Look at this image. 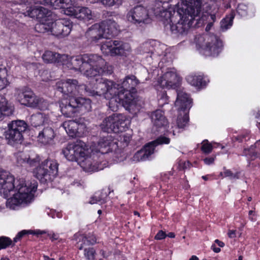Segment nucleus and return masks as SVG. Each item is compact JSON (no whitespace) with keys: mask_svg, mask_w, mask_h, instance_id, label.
Wrapping results in <instances>:
<instances>
[{"mask_svg":"<svg viewBox=\"0 0 260 260\" xmlns=\"http://www.w3.org/2000/svg\"><path fill=\"white\" fill-rule=\"evenodd\" d=\"M106 61L103 67V72L94 77L96 86L91 84L86 89L90 95H103L109 100V107L111 110L116 111L121 105L131 113H136L140 109L135 94L136 87L140 84L139 80L133 75L125 76L117 83L101 77L105 72Z\"/></svg>","mask_w":260,"mask_h":260,"instance_id":"1","label":"nucleus"},{"mask_svg":"<svg viewBox=\"0 0 260 260\" xmlns=\"http://www.w3.org/2000/svg\"><path fill=\"white\" fill-rule=\"evenodd\" d=\"M38 183L34 180L26 182L23 178L15 179L13 175L6 172H0V193L7 198L12 191L13 196L7 200V208L16 210L19 207H26L34 200Z\"/></svg>","mask_w":260,"mask_h":260,"instance_id":"2","label":"nucleus"},{"mask_svg":"<svg viewBox=\"0 0 260 260\" xmlns=\"http://www.w3.org/2000/svg\"><path fill=\"white\" fill-rule=\"evenodd\" d=\"M42 58L46 63H60L70 70L79 71L86 77H93L103 72L105 60L98 54H85L70 56L51 51H46Z\"/></svg>","mask_w":260,"mask_h":260,"instance_id":"3","label":"nucleus"},{"mask_svg":"<svg viewBox=\"0 0 260 260\" xmlns=\"http://www.w3.org/2000/svg\"><path fill=\"white\" fill-rule=\"evenodd\" d=\"M177 3V10L173 11L172 25L169 29L174 34L186 35L193 26L199 27L206 21L209 22V14L204 13L200 16L201 3L199 1L180 0Z\"/></svg>","mask_w":260,"mask_h":260,"instance_id":"4","label":"nucleus"},{"mask_svg":"<svg viewBox=\"0 0 260 260\" xmlns=\"http://www.w3.org/2000/svg\"><path fill=\"white\" fill-rule=\"evenodd\" d=\"M62 153L69 161L77 162L86 172H91L103 169L96 163L92 164L88 146L82 141L68 144L62 149Z\"/></svg>","mask_w":260,"mask_h":260,"instance_id":"5","label":"nucleus"},{"mask_svg":"<svg viewBox=\"0 0 260 260\" xmlns=\"http://www.w3.org/2000/svg\"><path fill=\"white\" fill-rule=\"evenodd\" d=\"M129 121L122 114L114 113L106 118L101 124L102 129L105 132L121 134L117 138L118 148L127 146L132 139L131 132H123L129 125Z\"/></svg>","mask_w":260,"mask_h":260,"instance_id":"6","label":"nucleus"},{"mask_svg":"<svg viewBox=\"0 0 260 260\" xmlns=\"http://www.w3.org/2000/svg\"><path fill=\"white\" fill-rule=\"evenodd\" d=\"M72 23L68 19H61L52 22L47 19L46 22L37 23L35 29L40 33H47L59 38L68 36L72 29Z\"/></svg>","mask_w":260,"mask_h":260,"instance_id":"7","label":"nucleus"},{"mask_svg":"<svg viewBox=\"0 0 260 260\" xmlns=\"http://www.w3.org/2000/svg\"><path fill=\"white\" fill-rule=\"evenodd\" d=\"M194 42L198 49L205 56H217L223 47L220 40L216 36L208 33L196 36Z\"/></svg>","mask_w":260,"mask_h":260,"instance_id":"8","label":"nucleus"},{"mask_svg":"<svg viewBox=\"0 0 260 260\" xmlns=\"http://www.w3.org/2000/svg\"><path fill=\"white\" fill-rule=\"evenodd\" d=\"M91 78V81L87 85H79L78 81L75 79H67L66 80H61L56 83V89L57 91L63 94V98H75L79 93H82L81 90L85 89L87 94L90 96H95L96 95H90L87 90V88L92 85V86H96L95 79L96 77H87Z\"/></svg>","mask_w":260,"mask_h":260,"instance_id":"9","label":"nucleus"},{"mask_svg":"<svg viewBox=\"0 0 260 260\" xmlns=\"http://www.w3.org/2000/svg\"><path fill=\"white\" fill-rule=\"evenodd\" d=\"M89 149V156H91L92 164L101 166L100 162L103 159L105 154L109 152H116L118 150V144L117 141L112 140L110 137H104L101 139L97 144H92Z\"/></svg>","mask_w":260,"mask_h":260,"instance_id":"10","label":"nucleus"},{"mask_svg":"<svg viewBox=\"0 0 260 260\" xmlns=\"http://www.w3.org/2000/svg\"><path fill=\"white\" fill-rule=\"evenodd\" d=\"M15 91L16 99L22 105L41 110H46L48 107V103L45 100L36 95L31 89L27 87L16 88Z\"/></svg>","mask_w":260,"mask_h":260,"instance_id":"11","label":"nucleus"},{"mask_svg":"<svg viewBox=\"0 0 260 260\" xmlns=\"http://www.w3.org/2000/svg\"><path fill=\"white\" fill-rule=\"evenodd\" d=\"M27 128V124L24 120H13L9 122L8 129L4 132L8 144L12 146L21 144L23 139V134Z\"/></svg>","mask_w":260,"mask_h":260,"instance_id":"12","label":"nucleus"},{"mask_svg":"<svg viewBox=\"0 0 260 260\" xmlns=\"http://www.w3.org/2000/svg\"><path fill=\"white\" fill-rule=\"evenodd\" d=\"M101 50L103 54L111 56H127L132 51L128 43L120 40L106 41L102 43Z\"/></svg>","mask_w":260,"mask_h":260,"instance_id":"13","label":"nucleus"},{"mask_svg":"<svg viewBox=\"0 0 260 260\" xmlns=\"http://www.w3.org/2000/svg\"><path fill=\"white\" fill-rule=\"evenodd\" d=\"M169 0H155V7L153 9V12L155 15L160 19V20L163 23L166 29H169V25H172V16L174 15L173 11H176L177 5L175 8L172 7L168 8V2Z\"/></svg>","mask_w":260,"mask_h":260,"instance_id":"14","label":"nucleus"},{"mask_svg":"<svg viewBox=\"0 0 260 260\" xmlns=\"http://www.w3.org/2000/svg\"><path fill=\"white\" fill-rule=\"evenodd\" d=\"M58 165L55 160L46 159L36 168L33 173L34 176L41 182L44 183L55 176L58 172Z\"/></svg>","mask_w":260,"mask_h":260,"instance_id":"15","label":"nucleus"},{"mask_svg":"<svg viewBox=\"0 0 260 260\" xmlns=\"http://www.w3.org/2000/svg\"><path fill=\"white\" fill-rule=\"evenodd\" d=\"M169 138L166 137H159L156 140L152 141L146 145L141 150L137 151L132 157L134 162L144 161L149 159V157L154 153V148L159 144H168L170 143Z\"/></svg>","mask_w":260,"mask_h":260,"instance_id":"16","label":"nucleus"},{"mask_svg":"<svg viewBox=\"0 0 260 260\" xmlns=\"http://www.w3.org/2000/svg\"><path fill=\"white\" fill-rule=\"evenodd\" d=\"M126 18L131 23L140 26L148 24L151 20L148 10L141 5L131 9L126 14Z\"/></svg>","mask_w":260,"mask_h":260,"instance_id":"17","label":"nucleus"},{"mask_svg":"<svg viewBox=\"0 0 260 260\" xmlns=\"http://www.w3.org/2000/svg\"><path fill=\"white\" fill-rule=\"evenodd\" d=\"M158 82L163 88L174 89L180 84L181 78L174 69H170L158 79Z\"/></svg>","mask_w":260,"mask_h":260,"instance_id":"18","label":"nucleus"},{"mask_svg":"<svg viewBox=\"0 0 260 260\" xmlns=\"http://www.w3.org/2000/svg\"><path fill=\"white\" fill-rule=\"evenodd\" d=\"M64 13L69 16L83 21H89L92 19L91 11L87 7H76L68 8Z\"/></svg>","mask_w":260,"mask_h":260,"instance_id":"19","label":"nucleus"},{"mask_svg":"<svg viewBox=\"0 0 260 260\" xmlns=\"http://www.w3.org/2000/svg\"><path fill=\"white\" fill-rule=\"evenodd\" d=\"M62 125L69 136L72 137L83 134L86 131L84 124L78 123L74 120L66 121Z\"/></svg>","mask_w":260,"mask_h":260,"instance_id":"20","label":"nucleus"},{"mask_svg":"<svg viewBox=\"0 0 260 260\" xmlns=\"http://www.w3.org/2000/svg\"><path fill=\"white\" fill-rule=\"evenodd\" d=\"M85 36L88 41L92 44H94L102 39L105 38L104 30H103L101 23L92 25L86 31Z\"/></svg>","mask_w":260,"mask_h":260,"instance_id":"21","label":"nucleus"},{"mask_svg":"<svg viewBox=\"0 0 260 260\" xmlns=\"http://www.w3.org/2000/svg\"><path fill=\"white\" fill-rule=\"evenodd\" d=\"M177 99L175 103V106L177 108L178 111L188 110L192 106V100L188 94L183 90H177Z\"/></svg>","mask_w":260,"mask_h":260,"instance_id":"22","label":"nucleus"},{"mask_svg":"<svg viewBox=\"0 0 260 260\" xmlns=\"http://www.w3.org/2000/svg\"><path fill=\"white\" fill-rule=\"evenodd\" d=\"M48 10L41 6L31 7L28 8L25 12V15L31 18H36L40 21L46 22L48 18Z\"/></svg>","mask_w":260,"mask_h":260,"instance_id":"23","label":"nucleus"},{"mask_svg":"<svg viewBox=\"0 0 260 260\" xmlns=\"http://www.w3.org/2000/svg\"><path fill=\"white\" fill-rule=\"evenodd\" d=\"M59 107L62 114L67 117L74 116L77 112L74 98H63L59 103Z\"/></svg>","mask_w":260,"mask_h":260,"instance_id":"24","label":"nucleus"},{"mask_svg":"<svg viewBox=\"0 0 260 260\" xmlns=\"http://www.w3.org/2000/svg\"><path fill=\"white\" fill-rule=\"evenodd\" d=\"M103 30H104L105 38H110L117 35L119 26L117 23L112 19H108L101 23Z\"/></svg>","mask_w":260,"mask_h":260,"instance_id":"25","label":"nucleus"},{"mask_svg":"<svg viewBox=\"0 0 260 260\" xmlns=\"http://www.w3.org/2000/svg\"><path fill=\"white\" fill-rule=\"evenodd\" d=\"M54 137V130L50 127H46L39 132L38 140L43 144H47L52 142Z\"/></svg>","mask_w":260,"mask_h":260,"instance_id":"26","label":"nucleus"},{"mask_svg":"<svg viewBox=\"0 0 260 260\" xmlns=\"http://www.w3.org/2000/svg\"><path fill=\"white\" fill-rule=\"evenodd\" d=\"M151 118L153 125L158 128L167 126L168 121L164 116V112L160 110H157L152 113Z\"/></svg>","mask_w":260,"mask_h":260,"instance_id":"27","label":"nucleus"},{"mask_svg":"<svg viewBox=\"0 0 260 260\" xmlns=\"http://www.w3.org/2000/svg\"><path fill=\"white\" fill-rule=\"evenodd\" d=\"M74 99L77 112L85 113L91 110V102L90 100L83 98L77 97Z\"/></svg>","mask_w":260,"mask_h":260,"instance_id":"28","label":"nucleus"},{"mask_svg":"<svg viewBox=\"0 0 260 260\" xmlns=\"http://www.w3.org/2000/svg\"><path fill=\"white\" fill-rule=\"evenodd\" d=\"M31 124L34 127H37L49 121L48 115L44 113L38 112L32 114L30 118Z\"/></svg>","mask_w":260,"mask_h":260,"instance_id":"29","label":"nucleus"},{"mask_svg":"<svg viewBox=\"0 0 260 260\" xmlns=\"http://www.w3.org/2000/svg\"><path fill=\"white\" fill-rule=\"evenodd\" d=\"M187 81L192 86L195 87H201L206 85V81L201 75H190L186 77Z\"/></svg>","mask_w":260,"mask_h":260,"instance_id":"30","label":"nucleus"},{"mask_svg":"<svg viewBox=\"0 0 260 260\" xmlns=\"http://www.w3.org/2000/svg\"><path fill=\"white\" fill-rule=\"evenodd\" d=\"M0 113L2 115L8 116L13 114L12 107L8 106V102L5 96L0 94Z\"/></svg>","mask_w":260,"mask_h":260,"instance_id":"31","label":"nucleus"},{"mask_svg":"<svg viewBox=\"0 0 260 260\" xmlns=\"http://www.w3.org/2000/svg\"><path fill=\"white\" fill-rule=\"evenodd\" d=\"M179 113L177 119V127L182 128L184 127L187 124L188 121V112L182 111H178Z\"/></svg>","mask_w":260,"mask_h":260,"instance_id":"32","label":"nucleus"},{"mask_svg":"<svg viewBox=\"0 0 260 260\" xmlns=\"http://www.w3.org/2000/svg\"><path fill=\"white\" fill-rule=\"evenodd\" d=\"M107 195L106 192L102 191L96 192L91 198L89 203L91 204H103L106 202Z\"/></svg>","mask_w":260,"mask_h":260,"instance_id":"33","label":"nucleus"},{"mask_svg":"<svg viewBox=\"0 0 260 260\" xmlns=\"http://www.w3.org/2000/svg\"><path fill=\"white\" fill-rule=\"evenodd\" d=\"M234 16V12H232L229 16L221 20L220 27L222 31H225L232 26Z\"/></svg>","mask_w":260,"mask_h":260,"instance_id":"34","label":"nucleus"},{"mask_svg":"<svg viewBox=\"0 0 260 260\" xmlns=\"http://www.w3.org/2000/svg\"><path fill=\"white\" fill-rule=\"evenodd\" d=\"M7 70L4 66L0 64V90L5 88L8 84L9 82L6 78Z\"/></svg>","mask_w":260,"mask_h":260,"instance_id":"35","label":"nucleus"},{"mask_svg":"<svg viewBox=\"0 0 260 260\" xmlns=\"http://www.w3.org/2000/svg\"><path fill=\"white\" fill-rule=\"evenodd\" d=\"M61 0H42L40 2V4L49 6L53 9H62V4Z\"/></svg>","mask_w":260,"mask_h":260,"instance_id":"36","label":"nucleus"},{"mask_svg":"<svg viewBox=\"0 0 260 260\" xmlns=\"http://www.w3.org/2000/svg\"><path fill=\"white\" fill-rule=\"evenodd\" d=\"M260 146V140L257 141L254 146H251L249 149H245L243 151V155L247 156L248 158L253 159L256 155L258 152H255L254 148L258 147Z\"/></svg>","mask_w":260,"mask_h":260,"instance_id":"37","label":"nucleus"},{"mask_svg":"<svg viewBox=\"0 0 260 260\" xmlns=\"http://www.w3.org/2000/svg\"><path fill=\"white\" fill-rule=\"evenodd\" d=\"M40 157L36 154H31L28 155L26 164L29 167L36 166L40 162Z\"/></svg>","mask_w":260,"mask_h":260,"instance_id":"38","label":"nucleus"},{"mask_svg":"<svg viewBox=\"0 0 260 260\" xmlns=\"http://www.w3.org/2000/svg\"><path fill=\"white\" fill-rule=\"evenodd\" d=\"M12 244V241L10 238L4 236L0 237V250L6 248Z\"/></svg>","mask_w":260,"mask_h":260,"instance_id":"39","label":"nucleus"},{"mask_svg":"<svg viewBox=\"0 0 260 260\" xmlns=\"http://www.w3.org/2000/svg\"><path fill=\"white\" fill-rule=\"evenodd\" d=\"M213 148L212 144L209 143L207 140H204L202 143L201 150L206 154L210 153Z\"/></svg>","mask_w":260,"mask_h":260,"instance_id":"40","label":"nucleus"},{"mask_svg":"<svg viewBox=\"0 0 260 260\" xmlns=\"http://www.w3.org/2000/svg\"><path fill=\"white\" fill-rule=\"evenodd\" d=\"M27 156L28 154L22 152H19L15 154L17 163L20 165L26 164Z\"/></svg>","mask_w":260,"mask_h":260,"instance_id":"41","label":"nucleus"},{"mask_svg":"<svg viewBox=\"0 0 260 260\" xmlns=\"http://www.w3.org/2000/svg\"><path fill=\"white\" fill-rule=\"evenodd\" d=\"M123 0H102V4L108 7L114 6H120L122 4Z\"/></svg>","mask_w":260,"mask_h":260,"instance_id":"42","label":"nucleus"},{"mask_svg":"<svg viewBox=\"0 0 260 260\" xmlns=\"http://www.w3.org/2000/svg\"><path fill=\"white\" fill-rule=\"evenodd\" d=\"M248 7L244 4H239L237 8V12L241 17H245L248 15Z\"/></svg>","mask_w":260,"mask_h":260,"instance_id":"43","label":"nucleus"},{"mask_svg":"<svg viewBox=\"0 0 260 260\" xmlns=\"http://www.w3.org/2000/svg\"><path fill=\"white\" fill-rule=\"evenodd\" d=\"M95 251L93 248H85L84 255L87 260H94Z\"/></svg>","mask_w":260,"mask_h":260,"instance_id":"44","label":"nucleus"},{"mask_svg":"<svg viewBox=\"0 0 260 260\" xmlns=\"http://www.w3.org/2000/svg\"><path fill=\"white\" fill-rule=\"evenodd\" d=\"M169 101L168 96L166 92L163 91L158 95V103L160 106H163L168 104Z\"/></svg>","mask_w":260,"mask_h":260,"instance_id":"45","label":"nucleus"},{"mask_svg":"<svg viewBox=\"0 0 260 260\" xmlns=\"http://www.w3.org/2000/svg\"><path fill=\"white\" fill-rule=\"evenodd\" d=\"M221 175L224 177H229L231 179H235L239 178V174H233L230 170H225L222 173H220Z\"/></svg>","mask_w":260,"mask_h":260,"instance_id":"46","label":"nucleus"},{"mask_svg":"<svg viewBox=\"0 0 260 260\" xmlns=\"http://www.w3.org/2000/svg\"><path fill=\"white\" fill-rule=\"evenodd\" d=\"M61 4H62V9H65L64 11L68 8L72 7L75 2V0H61Z\"/></svg>","mask_w":260,"mask_h":260,"instance_id":"47","label":"nucleus"},{"mask_svg":"<svg viewBox=\"0 0 260 260\" xmlns=\"http://www.w3.org/2000/svg\"><path fill=\"white\" fill-rule=\"evenodd\" d=\"M27 232L25 230L19 232L16 237L14 238L13 241L14 243L19 241L24 235L26 234Z\"/></svg>","mask_w":260,"mask_h":260,"instance_id":"48","label":"nucleus"},{"mask_svg":"<svg viewBox=\"0 0 260 260\" xmlns=\"http://www.w3.org/2000/svg\"><path fill=\"white\" fill-rule=\"evenodd\" d=\"M167 236L166 233L162 231H159L155 236V239L156 240H162L166 238Z\"/></svg>","mask_w":260,"mask_h":260,"instance_id":"49","label":"nucleus"},{"mask_svg":"<svg viewBox=\"0 0 260 260\" xmlns=\"http://www.w3.org/2000/svg\"><path fill=\"white\" fill-rule=\"evenodd\" d=\"M215 160V157H207L204 159V162L205 164L209 165L213 163Z\"/></svg>","mask_w":260,"mask_h":260,"instance_id":"50","label":"nucleus"},{"mask_svg":"<svg viewBox=\"0 0 260 260\" xmlns=\"http://www.w3.org/2000/svg\"><path fill=\"white\" fill-rule=\"evenodd\" d=\"M48 236H49L50 238L52 241L54 240H56L59 238L58 235L54 233L48 234Z\"/></svg>","mask_w":260,"mask_h":260,"instance_id":"51","label":"nucleus"},{"mask_svg":"<svg viewBox=\"0 0 260 260\" xmlns=\"http://www.w3.org/2000/svg\"><path fill=\"white\" fill-rule=\"evenodd\" d=\"M228 235L230 238H234L236 237V231L231 230H229Z\"/></svg>","mask_w":260,"mask_h":260,"instance_id":"52","label":"nucleus"},{"mask_svg":"<svg viewBox=\"0 0 260 260\" xmlns=\"http://www.w3.org/2000/svg\"><path fill=\"white\" fill-rule=\"evenodd\" d=\"M211 249H212V250L216 252V253H218L220 251V248H219V247H217L214 244H213L212 246H211Z\"/></svg>","mask_w":260,"mask_h":260,"instance_id":"53","label":"nucleus"},{"mask_svg":"<svg viewBox=\"0 0 260 260\" xmlns=\"http://www.w3.org/2000/svg\"><path fill=\"white\" fill-rule=\"evenodd\" d=\"M209 22H212L213 23L216 20V16L214 14H209Z\"/></svg>","mask_w":260,"mask_h":260,"instance_id":"54","label":"nucleus"},{"mask_svg":"<svg viewBox=\"0 0 260 260\" xmlns=\"http://www.w3.org/2000/svg\"><path fill=\"white\" fill-rule=\"evenodd\" d=\"M213 23L212 22H209L208 24L207 25L205 30L207 32L209 31L211 27L213 26Z\"/></svg>","mask_w":260,"mask_h":260,"instance_id":"55","label":"nucleus"},{"mask_svg":"<svg viewBox=\"0 0 260 260\" xmlns=\"http://www.w3.org/2000/svg\"><path fill=\"white\" fill-rule=\"evenodd\" d=\"M249 216L250 219H251V220H255V218H254V212L253 211L250 210V211H249Z\"/></svg>","mask_w":260,"mask_h":260,"instance_id":"56","label":"nucleus"},{"mask_svg":"<svg viewBox=\"0 0 260 260\" xmlns=\"http://www.w3.org/2000/svg\"><path fill=\"white\" fill-rule=\"evenodd\" d=\"M215 242L217 243L218 245L220 247H223L224 246V243L218 239L215 240Z\"/></svg>","mask_w":260,"mask_h":260,"instance_id":"57","label":"nucleus"},{"mask_svg":"<svg viewBox=\"0 0 260 260\" xmlns=\"http://www.w3.org/2000/svg\"><path fill=\"white\" fill-rule=\"evenodd\" d=\"M168 236L170 238H173L175 237V235L174 233L170 232L168 234Z\"/></svg>","mask_w":260,"mask_h":260,"instance_id":"58","label":"nucleus"},{"mask_svg":"<svg viewBox=\"0 0 260 260\" xmlns=\"http://www.w3.org/2000/svg\"><path fill=\"white\" fill-rule=\"evenodd\" d=\"M91 3H101L102 4V0H89Z\"/></svg>","mask_w":260,"mask_h":260,"instance_id":"59","label":"nucleus"},{"mask_svg":"<svg viewBox=\"0 0 260 260\" xmlns=\"http://www.w3.org/2000/svg\"><path fill=\"white\" fill-rule=\"evenodd\" d=\"M189 260H199L198 257L196 255H192L189 259Z\"/></svg>","mask_w":260,"mask_h":260,"instance_id":"60","label":"nucleus"},{"mask_svg":"<svg viewBox=\"0 0 260 260\" xmlns=\"http://www.w3.org/2000/svg\"><path fill=\"white\" fill-rule=\"evenodd\" d=\"M46 233V232H45V231H37V232H36V233H37V234H44V233Z\"/></svg>","mask_w":260,"mask_h":260,"instance_id":"61","label":"nucleus"},{"mask_svg":"<svg viewBox=\"0 0 260 260\" xmlns=\"http://www.w3.org/2000/svg\"><path fill=\"white\" fill-rule=\"evenodd\" d=\"M202 178L205 180H207L208 179V176H203Z\"/></svg>","mask_w":260,"mask_h":260,"instance_id":"62","label":"nucleus"},{"mask_svg":"<svg viewBox=\"0 0 260 260\" xmlns=\"http://www.w3.org/2000/svg\"><path fill=\"white\" fill-rule=\"evenodd\" d=\"M44 259H45V260H50V259H51V258H50L49 257V256H46V255H44Z\"/></svg>","mask_w":260,"mask_h":260,"instance_id":"63","label":"nucleus"},{"mask_svg":"<svg viewBox=\"0 0 260 260\" xmlns=\"http://www.w3.org/2000/svg\"><path fill=\"white\" fill-rule=\"evenodd\" d=\"M1 260H10V259L7 257H2V258H1Z\"/></svg>","mask_w":260,"mask_h":260,"instance_id":"64","label":"nucleus"}]
</instances>
